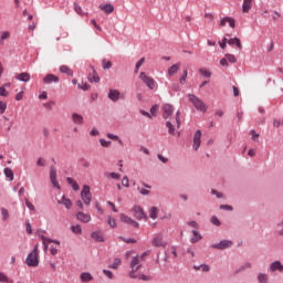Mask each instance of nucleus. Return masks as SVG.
I'll list each match as a JSON object with an SVG mask.
<instances>
[{
	"label": "nucleus",
	"mask_w": 283,
	"mask_h": 283,
	"mask_svg": "<svg viewBox=\"0 0 283 283\" xmlns=\"http://www.w3.org/2000/svg\"><path fill=\"white\" fill-rule=\"evenodd\" d=\"M109 178H113V180H120V174L118 172H111Z\"/></svg>",
	"instance_id": "nucleus-58"
},
{
	"label": "nucleus",
	"mask_w": 283,
	"mask_h": 283,
	"mask_svg": "<svg viewBox=\"0 0 283 283\" xmlns=\"http://www.w3.org/2000/svg\"><path fill=\"white\" fill-rule=\"evenodd\" d=\"M66 182H67L69 185H71L73 191H80L81 186H78V182H76V180H74V178L67 177V178H66Z\"/></svg>",
	"instance_id": "nucleus-21"
},
{
	"label": "nucleus",
	"mask_w": 283,
	"mask_h": 283,
	"mask_svg": "<svg viewBox=\"0 0 283 283\" xmlns=\"http://www.w3.org/2000/svg\"><path fill=\"white\" fill-rule=\"evenodd\" d=\"M74 10L77 14H83V8H81L76 2H74Z\"/></svg>",
	"instance_id": "nucleus-57"
},
{
	"label": "nucleus",
	"mask_w": 283,
	"mask_h": 283,
	"mask_svg": "<svg viewBox=\"0 0 283 283\" xmlns=\"http://www.w3.org/2000/svg\"><path fill=\"white\" fill-rule=\"evenodd\" d=\"M6 109H8V103L0 101V114H6Z\"/></svg>",
	"instance_id": "nucleus-49"
},
{
	"label": "nucleus",
	"mask_w": 283,
	"mask_h": 283,
	"mask_svg": "<svg viewBox=\"0 0 283 283\" xmlns=\"http://www.w3.org/2000/svg\"><path fill=\"white\" fill-rule=\"evenodd\" d=\"M153 247H163V237H155L153 239Z\"/></svg>",
	"instance_id": "nucleus-33"
},
{
	"label": "nucleus",
	"mask_w": 283,
	"mask_h": 283,
	"mask_svg": "<svg viewBox=\"0 0 283 283\" xmlns=\"http://www.w3.org/2000/svg\"><path fill=\"white\" fill-rule=\"evenodd\" d=\"M3 172H4L6 178H8L10 182H12V180H14V171H12L11 168H8V167L4 168Z\"/></svg>",
	"instance_id": "nucleus-29"
},
{
	"label": "nucleus",
	"mask_w": 283,
	"mask_h": 283,
	"mask_svg": "<svg viewBox=\"0 0 283 283\" xmlns=\"http://www.w3.org/2000/svg\"><path fill=\"white\" fill-rule=\"evenodd\" d=\"M62 205L65 209H72V200L67 199L65 196H62Z\"/></svg>",
	"instance_id": "nucleus-32"
},
{
	"label": "nucleus",
	"mask_w": 283,
	"mask_h": 283,
	"mask_svg": "<svg viewBox=\"0 0 283 283\" xmlns=\"http://www.w3.org/2000/svg\"><path fill=\"white\" fill-rule=\"evenodd\" d=\"M50 180H51V185L55 188V189H61V185H59V180H57V176H56V168H54V166L50 167Z\"/></svg>",
	"instance_id": "nucleus-8"
},
{
	"label": "nucleus",
	"mask_w": 283,
	"mask_h": 283,
	"mask_svg": "<svg viewBox=\"0 0 283 283\" xmlns=\"http://www.w3.org/2000/svg\"><path fill=\"white\" fill-rule=\"evenodd\" d=\"M244 269H251V263L247 262L244 265H241L239 270L235 271V273H240L244 271Z\"/></svg>",
	"instance_id": "nucleus-54"
},
{
	"label": "nucleus",
	"mask_w": 283,
	"mask_h": 283,
	"mask_svg": "<svg viewBox=\"0 0 283 283\" xmlns=\"http://www.w3.org/2000/svg\"><path fill=\"white\" fill-rule=\"evenodd\" d=\"M200 138H202V130L198 129V130H196L195 136H193L192 149L195 151H198V149H200V145L202 143Z\"/></svg>",
	"instance_id": "nucleus-9"
},
{
	"label": "nucleus",
	"mask_w": 283,
	"mask_h": 283,
	"mask_svg": "<svg viewBox=\"0 0 283 283\" xmlns=\"http://www.w3.org/2000/svg\"><path fill=\"white\" fill-rule=\"evenodd\" d=\"M52 105H56V102L49 101L48 103L43 104V107H45V109H49V112H52Z\"/></svg>",
	"instance_id": "nucleus-48"
},
{
	"label": "nucleus",
	"mask_w": 283,
	"mask_h": 283,
	"mask_svg": "<svg viewBox=\"0 0 283 283\" xmlns=\"http://www.w3.org/2000/svg\"><path fill=\"white\" fill-rule=\"evenodd\" d=\"M119 219L124 224H129V227H133L134 229H140V223H138L136 220L132 219L130 217H127L125 213H122L119 216Z\"/></svg>",
	"instance_id": "nucleus-7"
},
{
	"label": "nucleus",
	"mask_w": 283,
	"mask_h": 283,
	"mask_svg": "<svg viewBox=\"0 0 283 283\" xmlns=\"http://www.w3.org/2000/svg\"><path fill=\"white\" fill-rule=\"evenodd\" d=\"M150 115L153 116H158V104H155L150 107Z\"/></svg>",
	"instance_id": "nucleus-45"
},
{
	"label": "nucleus",
	"mask_w": 283,
	"mask_h": 283,
	"mask_svg": "<svg viewBox=\"0 0 283 283\" xmlns=\"http://www.w3.org/2000/svg\"><path fill=\"white\" fill-rule=\"evenodd\" d=\"M227 23H229L230 28H235V19L231 18V17H224L220 20V28H224V25H227Z\"/></svg>",
	"instance_id": "nucleus-11"
},
{
	"label": "nucleus",
	"mask_w": 283,
	"mask_h": 283,
	"mask_svg": "<svg viewBox=\"0 0 283 283\" xmlns=\"http://www.w3.org/2000/svg\"><path fill=\"white\" fill-rule=\"evenodd\" d=\"M60 72L61 74H66V76H74V71H72V69H70L67 65H61Z\"/></svg>",
	"instance_id": "nucleus-26"
},
{
	"label": "nucleus",
	"mask_w": 283,
	"mask_h": 283,
	"mask_svg": "<svg viewBox=\"0 0 283 283\" xmlns=\"http://www.w3.org/2000/svg\"><path fill=\"white\" fill-rule=\"evenodd\" d=\"M149 218H150L151 220H156V218H158V208L151 207V208L149 209Z\"/></svg>",
	"instance_id": "nucleus-31"
},
{
	"label": "nucleus",
	"mask_w": 283,
	"mask_h": 283,
	"mask_svg": "<svg viewBox=\"0 0 283 283\" xmlns=\"http://www.w3.org/2000/svg\"><path fill=\"white\" fill-rule=\"evenodd\" d=\"M180 70V63H176L168 69V76H174Z\"/></svg>",
	"instance_id": "nucleus-28"
},
{
	"label": "nucleus",
	"mask_w": 283,
	"mask_h": 283,
	"mask_svg": "<svg viewBox=\"0 0 283 283\" xmlns=\"http://www.w3.org/2000/svg\"><path fill=\"white\" fill-rule=\"evenodd\" d=\"M108 98L109 101H113V103L118 102V98H120V92L118 90H109Z\"/></svg>",
	"instance_id": "nucleus-16"
},
{
	"label": "nucleus",
	"mask_w": 283,
	"mask_h": 283,
	"mask_svg": "<svg viewBox=\"0 0 283 283\" xmlns=\"http://www.w3.org/2000/svg\"><path fill=\"white\" fill-rule=\"evenodd\" d=\"M108 226L111 227V229H116L117 223H116V219L108 217Z\"/></svg>",
	"instance_id": "nucleus-46"
},
{
	"label": "nucleus",
	"mask_w": 283,
	"mask_h": 283,
	"mask_svg": "<svg viewBox=\"0 0 283 283\" xmlns=\"http://www.w3.org/2000/svg\"><path fill=\"white\" fill-rule=\"evenodd\" d=\"M75 218L80 221V222H84V223H87L90 222V220H92V216L83 212V211H78L76 214H75Z\"/></svg>",
	"instance_id": "nucleus-13"
},
{
	"label": "nucleus",
	"mask_w": 283,
	"mask_h": 283,
	"mask_svg": "<svg viewBox=\"0 0 283 283\" xmlns=\"http://www.w3.org/2000/svg\"><path fill=\"white\" fill-rule=\"evenodd\" d=\"M132 211L136 220H147V213H145V210L143 209V207L134 206Z\"/></svg>",
	"instance_id": "nucleus-5"
},
{
	"label": "nucleus",
	"mask_w": 283,
	"mask_h": 283,
	"mask_svg": "<svg viewBox=\"0 0 283 283\" xmlns=\"http://www.w3.org/2000/svg\"><path fill=\"white\" fill-rule=\"evenodd\" d=\"M91 238L94 240V242H105V237H103V232L101 231L92 232Z\"/></svg>",
	"instance_id": "nucleus-17"
},
{
	"label": "nucleus",
	"mask_w": 283,
	"mask_h": 283,
	"mask_svg": "<svg viewBox=\"0 0 283 283\" xmlns=\"http://www.w3.org/2000/svg\"><path fill=\"white\" fill-rule=\"evenodd\" d=\"M139 78L145 83L148 90H154V87H156V81L154 77L148 76L147 73L142 72Z\"/></svg>",
	"instance_id": "nucleus-3"
},
{
	"label": "nucleus",
	"mask_w": 283,
	"mask_h": 283,
	"mask_svg": "<svg viewBox=\"0 0 283 283\" xmlns=\"http://www.w3.org/2000/svg\"><path fill=\"white\" fill-rule=\"evenodd\" d=\"M188 98L190 103L198 109V112H207V104L202 102L198 96L195 94H188Z\"/></svg>",
	"instance_id": "nucleus-2"
},
{
	"label": "nucleus",
	"mask_w": 283,
	"mask_h": 283,
	"mask_svg": "<svg viewBox=\"0 0 283 283\" xmlns=\"http://www.w3.org/2000/svg\"><path fill=\"white\" fill-rule=\"evenodd\" d=\"M143 63H145V57H142L139 61L135 64V74H138V70L143 66Z\"/></svg>",
	"instance_id": "nucleus-39"
},
{
	"label": "nucleus",
	"mask_w": 283,
	"mask_h": 283,
	"mask_svg": "<svg viewBox=\"0 0 283 283\" xmlns=\"http://www.w3.org/2000/svg\"><path fill=\"white\" fill-rule=\"evenodd\" d=\"M78 90H83V92H87L90 90V84L86 82H82L81 84H77Z\"/></svg>",
	"instance_id": "nucleus-42"
},
{
	"label": "nucleus",
	"mask_w": 283,
	"mask_h": 283,
	"mask_svg": "<svg viewBox=\"0 0 283 283\" xmlns=\"http://www.w3.org/2000/svg\"><path fill=\"white\" fill-rule=\"evenodd\" d=\"M166 127H167L168 134H170V136H176V127L174 126V124H171V122L167 120Z\"/></svg>",
	"instance_id": "nucleus-30"
},
{
	"label": "nucleus",
	"mask_w": 283,
	"mask_h": 283,
	"mask_svg": "<svg viewBox=\"0 0 283 283\" xmlns=\"http://www.w3.org/2000/svg\"><path fill=\"white\" fill-rule=\"evenodd\" d=\"M202 240V234L198 230H192V238L190 239L191 244H196Z\"/></svg>",
	"instance_id": "nucleus-22"
},
{
	"label": "nucleus",
	"mask_w": 283,
	"mask_h": 283,
	"mask_svg": "<svg viewBox=\"0 0 283 283\" xmlns=\"http://www.w3.org/2000/svg\"><path fill=\"white\" fill-rule=\"evenodd\" d=\"M123 187H129V178L127 176L122 179Z\"/></svg>",
	"instance_id": "nucleus-62"
},
{
	"label": "nucleus",
	"mask_w": 283,
	"mask_h": 283,
	"mask_svg": "<svg viewBox=\"0 0 283 283\" xmlns=\"http://www.w3.org/2000/svg\"><path fill=\"white\" fill-rule=\"evenodd\" d=\"M25 264L29 266H39V245H35L33 250L28 254Z\"/></svg>",
	"instance_id": "nucleus-1"
},
{
	"label": "nucleus",
	"mask_w": 283,
	"mask_h": 283,
	"mask_svg": "<svg viewBox=\"0 0 283 283\" xmlns=\"http://www.w3.org/2000/svg\"><path fill=\"white\" fill-rule=\"evenodd\" d=\"M229 40L227 38H223L222 41H219V45L221 48V50H224V48H227V43Z\"/></svg>",
	"instance_id": "nucleus-56"
},
{
	"label": "nucleus",
	"mask_w": 283,
	"mask_h": 283,
	"mask_svg": "<svg viewBox=\"0 0 283 283\" xmlns=\"http://www.w3.org/2000/svg\"><path fill=\"white\" fill-rule=\"evenodd\" d=\"M220 209H222L223 211H233V208L229 205H221Z\"/></svg>",
	"instance_id": "nucleus-64"
},
{
	"label": "nucleus",
	"mask_w": 283,
	"mask_h": 283,
	"mask_svg": "<svg viewBox=\"0 0 283 283\" xmlns=\"http://www.w3.org/2000/svg\"><path fill=\"white\" fill-rule=\"evenodd\" d=\"M199 72L202 76H206V78H211V72L207 71V69H200Z\"/></svg>",
	"instance_id": "nucleus-47"
},
{
	"label": "nucleus",
	"mask_w": 283,
	"mask_h": 283,
	"mask_svg": "<svg viewBox=\"0 0 283 283\" xmlns=\"http://www.w3.org/2000/svg\"><path fill=\"white\" fill-rule=\"evenodd\" d=\"M120 266V258H115L113 263L108 265V269H118Z\"/></svg>",
	"instance_id": "nucleus-34"
},
{
	"label": "nucleus",
	"mask_w": 283,
	"mask_h": 283,
	"mask_svg": "<svg viewBox=\"0 0 283 283\" xmlns=\"http://www.w3.org/2000/svg\"><path fill=\"white\" fill-rule=\"evenodd\" d=\"M107 138H109L111 140H118L119 145H123V140L118 137V135L108 133Z\"/></svg>",
	"instance_id": "nucleus-41"
},
{
	"label": "nucleus",
	"mask_w": 283,
	"mask_h": 283,
	"mask_svg": "<svg viewBox=\"0 0 283 283\" xmlns=\"http://www.w3.org/2000/svg\"><path fill=\"white\" fill-rule=\"evenodd\" d=\"M81 198L84 205H91L92 202V192L90 191V186L84 185L81 191Z\"/></svg>",
	"instance_id": "nucleus-4"
},
{
	"label": "nucleus",
	"mask_w": 283,
	"mask_h": 283,
	"mask_svg": "<svg viewBox=\"0 0 283 283\" xmlns=\"http://www.w3.org/2000/svg\"><path fill=\"white\" fill-rule=\"evenodd\" d=\"M130 269L134 271H138L140 270V264H139V259L138 255L133 256L132 261H130Z\"/></svg>",
	"instance_id": "nucleus-25"
},
{
	"label": "nucleus",
	"mask_w": 283,
	"mask_h": 283,
	"mask_svg": "<svg viewBox=\"0 0 283 283\" xmlns=\"http://www.w3.org/2000/svg\"><path fill=\"white\" fill-rule=\"evenodd\" d=\"M25 231L29 235H32V224L30 223V220L25 221Z\"/></svg>",
	"instance_id": "nucleus-52"
},
{
	"label": "nucleus",
	"mask_w": 283,
	"mask_h": 283,
	"mask_svg": "<svg viewBox=\"0 0 283 283\" xmlns=\"http://www.w3.org/2000/svg\"><path fill=\"white\" fill-rule=\"evenodd\" d=\"M99 144L102 145V147H109V145H112L111 140H105V139H99Z\"/></svg>",
	"instance_id": "nucleus-60"
},
{
	"label": "nucleus",
	"mask_w": 283,
	"mask_h": 283,
	"mask_svg": "<svg viewBox=\"0 0 283 283\" xmlns=\"http://www.w3.org/2000/svg\"><path fill=\"white\" fill-rule=\"evenodd\" d=\"M250 136H252V140H254V143H259L260 142V134H258L255 132V129H251L250 130Z\"/></svg>",
	"instance_id": "nucleus-36"
},
{
	"label": "nucleus",
	"mask_w": 283,
	"mask_h": 283,
	"mask_svg": "<svg viewBox=\"0 0 283 283\" xmlns=\"http://www.w3.org/2000/svg\"><path fill=\"white\" fill-rule=\"evenodd\" d=\"M259 283H269V275L260 273L258 275Z\"/></svg>",
	"instance_id": "nucleus-37"
},
{
	"label": "nucleus",
	"mask_w": 283,
	"mask_h": 283,
	"mask_svg": "<svg viewBox=\"0 0 283 283\" xmlns=\"http://www.w3.org/2000/svg\"><path fill=\"white\" fill-rule=\"evenodd\" d=\"M252 2H253V0H243V3H242V12L243 13L249 12V10H251V8H253Z\"/></svg>",
	"instance_id": "nucleus-27"
},
{
	"label": "nucleus",
	"mask_w": 283,
	"mask_h": 283,
	"mask_svg": "<svg viewBox=\"0 0 283 283\" xmlns=\"http://www.w3.org/2000/svg\"><path fill=\"white\" fill-rule=\"evenodd\" d=\"M0 39L1 41H6V39H10V32L8 31L2 32Z\"/></svg>",
	"instance_id": "nucleus-63"
},
{
	"label": "nucleus",
	"mask_w": 283,
	"mask_h": 283,
	"mask_svg": "<svg viewBox=\"0 0 283 283\" xmlns=\"http://www.w3.org/2000/svg\"><path fill=\"white\" fill-rule=\"evenodd\" d=\"M161 109L164 112L163 118L165 120H167V118L174 114V105L171 104H164Z\"/></svg>",
	"instance_id": "nucleus-10"
},
{
	"label": "nucleus",
	"mask_w": 283,
	"mask_h": 283,
	"mask_svg": "<svg viewBox=\"0 0 283 283\" xmlns=\"http://www.w3.org/2000/svg\"><path fill=\"white\" fill-rule=\"evenodd\" d=\"M210 222L214 224V227H220V224H222V222H220V219H218V217L216 216L211 217Z\"/></svg>",
	"instance_id": "nucleus-43"
},
{
	"label": "nucleus",
	"mask_w": 283,
	"mask_h": 283,
	"mask_svg": "<svg viewBox=\"0 0 283 283\" xmlns=\"http://www.w3.org/2000/svg\"><path fill=\"white\" fill-rule=\"evenodd\" d=\"M271 273H275V271H279L280 273H283V264L281 261H274L270 265Z\"/></svg>",
	"instance_id": "nucleus-14"
},
{
	"label": "nucleus",
	"mask_w": 283,
	"mask_h": 283,
	"mask_svg": "<svg viewBox=\"0 0 283 283\" xmlns=\"http://www.w3.org/2000/svg\"><path fill=\"white\" fill-rule=\"evenodd\" d=\"M1 213H2V220L6 221L8 218H10V213L8 212V209L1 208Z\"/></svg>",
	"instance_id": "nucleus-51"
},
{
	"label": "nucleus",
	"mask_w": 283,
	"mask_h": 283,
	"mask_svg": "<svg viewBox=\"0 0 283 283\" xmlns=\"http://www.w3.org/2000/svg\"><path fill=\"white\" fill-rule=\"evenodd\" d=\"M15 78L17 81H21V83H28L30 82L31 76H30V73L23 72V73L17 74Z\"/></svg>",
	"instance_id": "nucleus-18"
},
{
	"label": "nucleus",
	"mask_w": 283,
	"mask_h": 283,
	"mask_svg": "<svg viewBox=\"0 0 283 283\" xmlns=\"http://www.w3.org/2000/svg\"><path fill=\"white\" fill-rule=\"evenodd\" d=\"M102 63H103V70H112V61L106 62L105 60H103Z\"/></svg>",
	"instance_id": "nucleus-53"
},
{
	"label": "nucleus",
	"mask_w": 283,
	"mask_h": 283,
	"mask_svg": "<svg viewBox=\"0 0 283 283\" xmlns=\"http://www.w3.org/2000/svg\"><path fill=\"white\" fill-rule=\"evenodd\" d=\"M80 280L83 283L92 282L94 280V276L90 272H83L80 275Z\"/></svg>",
	"instance_id": "nucleus-20"
},
{
	"label": "nucleus",
	"mask_w": 283,
	"mask_h": 283,
	"mask_svg": "<svg viewBox=\"0 0 283 283\" xmlns=\"http://www.w3.org/2000/svg\"><path fill=\"white\" fill-rule=\"evenodd\" d=\"M104 275L108 277V280H114V273L109 270H103Z\"/></svg>",
	"instance_id": "nucleus-55"
},
{
	"label": "nucleus",
	"mask_w": 283,
	"mask_h": 283,
	"mask_svg": "<svg viewBox=\"0 0 283 283\" xmlns=\"http://www.w3.org/2000/svg\"><path fill=\"white\" fill-rule=\"evenodd\" d=\"M59 81H60L59 76L52 73H49L43 77V83L45 85H51V83H59Z\"/></svg>",
	"instance_id": "nucleus-12"
},
{
	"label": "nucleus",
	"mask_w": 283,
	"mask_h": 283,
	"mask_svg": "<svg viewBox=\"0 0 283 283\" xmlns=\"http://www.w3.org/2000/svg\"><path fill=\"white\" fill-rule=\"evenodd\" d=\"M189 74V72L187 70L184 71L182 75L179 78V83L181 85H185V82L187 81V75Z\"/></svg>",
	"instance_id": "nucleus-44"
},
{
	"label": "nucleus",
	"mask_w": 283,
	"mask_h": 283,
	"mask_svg": "<svg viewBox=\"0 0 283 283\" xmlns=\"http://www.w3.org/2000/svg\"><path fill=\"white\" fill-rule=\"evenodd\" d=\"M72 120H73L74 125H83V123H85L83 115H81L78 113L72 114Z\"/></svg>",
	"instance_id": "nucleus-19"
},
{
	"label": "nucleus",
	"mask_w": 283,
	"mask_h": 283,
	"mask_svg": "<svg viewBox=\"0 0 283 283\" xmlns=\"http://www.w3.org/2000/svg\"><path fill=\"white\" fill-rule=\"evenodd\" d=\"M0 96H3L4 98L8 97V91L6 90V86L0 87Z\"/></svg>",
	"instance_id": "nucleus-61"
},
{
	"label": "nucleus",
	"mask_w": 283,
	"mask_h": 283,
	"mask_svg": "<svg viewBox=\"0 0 283 283\" xmlns=\"http://www.w3.org/2000/svg\"><path fill=\"white\" fill-rule=\"evenodd\" d=\"M10 282V279L8 277V275H6V273L0 272V283H8Z\"/></svg>",
	"instance_id": "nucleus-50"
},
{
	"label": "nucleus",
	"mask_w": 283,
	"mask_h": 283,
	"mask_svg": "<svg viewBox=\"0 0 283 283\" xmlns=\"http://www.w3.org/2000/svg\"><path fill=\"white\" fill-rule=\"evenodd\" d=\"M226 59L229 61V63H238V59L233 54L227 53Z\"/></svg>",
	"instance_id": "nucleus-40"
},
{
	"label": "nucleus",
	"mask_w": 283,
	"mask_h": 283,
	"mask_svg": "<svg viewBox=\"0 0 283 283\" xmlns=\"http://www.w3.org/2000/svg\"><path fill=\"white\" fill-rule=\"evenodd\" d=\"M210 247L211 249H218L219 251H224V249H230V247H233V241L221 240L219 243H213Z\"/></svg>",
	"instance_id": "nucleus-6"
},
{
	"label": "nucleus",
	"mask_w": 283,
	"mask_h": 283,
	"mask_svg": "<svg viewBox=\"0 0 283 283\" xmlns=\"http://www.w3.org/2000/svg\"><path fill=\"white\" fill-rule=\"evenodd\" d=\"M175 120L177 123V127L180 128V111H177L175 115Z\"/></svg>",
	"instance_id": "nucleus-59"
},
{
	"label": "nucleus",
	"mask_w": 283,
	"mask_h": 283,
	"mask_svg": "<svg viewBox=\"0 0 283 283\" xmlns=\"http://www.w3.org/2000/svg\"><path fill=\"white\" fill-rule=\"evenodd\" d=\"M229 45H235L239 50H242V41H240V38H231L228 40Z\"/></svg>",
	"instance_id": "nucleus-24"
},
{
	"label": "nucleus",
	"mask_w": 283,
	"mask_h": 283,
	"mask_svg": "<svg viewBox=\"0 0 283 283\" xmlns=\"http://www.w3.org/2000/svg\"><path fill=\"white\" fill-rule=\"evenodd\" d=\"M99 10H103L106 14H112L114 7L112 3L99 4Z\"/></svg>",
	"instance_id": "nucleus-23"
},
{
	"label": "nucleus",
	"mask_w": 283,
	"mask_h": 283,
	"mask_svg": "<svg viewBox=\"0 0 283 283\" xmlns=\"http://www.w3.org/2000/svg\"><path fill=\"white\" fill-rule=\"evenodd\" d=\"M71 231L76 234L83 233V228H81V224H75L71 227Z\"/></svg>",
	"instance_id": "nucleus-35"
},
{
	"label": "nucleus",
	"mask_w": 283,
	"mask_h": 283,
	"mask_svg": "<svg viewBox=\"0 0 283 283\" xmlns=\"http://www.w3.org/2000/svg\"><path fill=\"white\" fill-rule=\"evenodd\" d=\"M119 240H122V242H126V244H136V239L134 238H125V237H119Z\"/></svg>",
	"instance_id": "nucleus-38"
},
{
	"label": "nucleus",
	"mask_w": 283,
	"mask_h": 283,
	"mask_svg": "<svg viewBox=\"0 0 283 283\" xmlns=\"http://www.w3.org/2000/svg\"><path fill=\"white\" fill-rule=\"evenodd\" d=\"M92 70H93V73H90L87 75L88 82L90 83H101V77L98 76V73L96 72L94 66H92Z\"/></svg>",
	"instance_id": "nucleus-15"
}]
</instances>
